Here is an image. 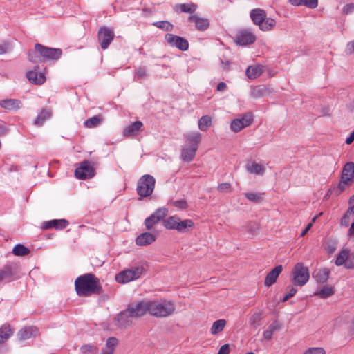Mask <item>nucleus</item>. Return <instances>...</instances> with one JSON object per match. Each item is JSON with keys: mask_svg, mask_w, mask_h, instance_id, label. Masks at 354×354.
<instances>
[{"mask_svg": "<svg viewBox=\"0 0 354 354\" xmlns=\"http://www.w3.org/2000/svg\"><path fill=\"white\" fill-rule=\"evenodd\" d=\"M75 289L80 297L100 295L103 292L100 279L92 273L79 276L75 281Z\"/></svg>", "mask_w": 354, "mask_h": 354, "instance_id": "obj_1", "label": "nucleus"}, {"mask_svg": "<svg viewBox=\"0 0 354 354\" xmlns=\"http://www.w3.org/2000/svg\"><path fill=\"white\" fill-rule=\"evenodd\" d=\"M62 54L61 48H50L37 43L33 50L28 51V59L33 63H41L47 60H57Z\"/></svg>", "mask_w": 354, "mask_h": 354, "instance_id": "obj_2", "label": "nucleus"}, {"mask_svg": "<svg viewBox=\"0 0 354 354\" xmlns=\"http://www.w3.org/2000/svg\"><path fill=\"white\" fill-rule=\"evenodd\" d=\"M202 140V135L198 132H192L185 136V145L181 149L180 158L183 162L192 161Z\"/></svg>", "mask_w": 354, "mask_h": 354, "instance_id": "obj_3", "label": "nucleus"}, {"mask_svg": "<svg viewBox=\"0 0 354 354\" xmlns=\"http://www.w3.org/2000/svg\"><path fill=\"white\" fill-rule=\"evenodd\" d=\"M148 313L156 317H166L175 310V305L167 300H147Z\"/></svg>", "mask_w": 354, "mask_h": 354, "instance_id": "obj_4", "label": "nucleus"}, {"mask_svg": "<svg viewBox=\"0 0 354 354\" xmlns=\"http://www.w3.org/2000/svg\"><path fill=\"white\" fill-rule=\"evenodd\" d=\"M156 179L149 174L141 176L136 186V192L139 196V200L150 196L155 188Z\"/></svg>", "mask_w": 354, "mask_h": 354, "instance_id": "obj_5", "label": "nucleus"}, {"mask_svg": "<svg viewBox=\"0 0 354 354\" xmlns=\"http://www.w3.org/2000/svg\"><path fill=\"white\" fill-rule=\"evenodd\" d=\"M292 282L295 286H304L310 278L309 270L303 263H297L291 272Z\"/></svg>", "mask_w": 354, "mask_h": 354, "instance_id": "obj_6", "label": "nucleus"}, {"mask_svg": "<svg viewBox=\"0 0 354 354\" xmlns=\"http://www.w3.org/2000/svg\"><path fill=\"white\" fill-rule=\"evenodd\" d=\"M143 272V266L132 267L117 274L115 275V281L120 283H127L140 278Z\"/></svg>", "mask_w": 354, "mask_h": 354, "instance_id": "obj_7", "label": "nucleus"}, {"mask_svg": "<svg viewBox=\"0 0 354 354\" xmlns=\"http://www.w3.org/2000/svg\"><path fill=\"white\" fill-rule=\"evenodd\" d=\"M74 175L78 180L90 179L95 176V169L91 162L84 160L77 164Z\"/></svg>", "mask_w": 354, "mask_h": 354, "instance_id": "obj_8", "label": "nucleus"}, {"mask_svg": "<svg viewBox=\"0 0 354 354\" xmlns=\"http://www.w3.org/2000/svg\"><path fill=\"white\" fill-rule=\"evenodd\" d=\"M115 38V32L112 28L107 26L100 27L97 32V40L102 50L109 48Z\"/></svg>", "mask_w": 354, "mask_h": 354, "instance_id": "obj_9", "label": "nucleus"}, {"mask_svg": "<svg viewBox=\"0 0 354 354\" xmlns=\"http://www.w3.org/2000/svg\"><path fill=\"white\" fill-rule=\"evenodd\" d=\"M353 179L354 163L352 162H346L343 167L340 182L338 185V189L340 192H343L347 185H351Z\"/></svg>", "mask_w": 354, "mask_h": 354, "instance_id": "obj_10", "label": "nucleus"}, {"mask_svg": "<svg viewBox=\"0 0 354 354\" xmlns=\"http://www.w3.org/2000/svg\"><path fill=\"white\" fill-rule=\"evenodd\" d=\"M253 122V115L251 113L243 114L241 118H236L231 122L230 128L234 132H239L243 129L249 127Z\"/></svg>", "mask_w": 354, "mask_h": 354, "instance_id": "obj_11", "label": "nucleus"}, {"mask_svg": "<svg viewBox=\"0 0 354 354\" xmlns=\"http://www.w3.org/2000/svg\"><path fill=\"white\" fill-rule=\"evenodd\" d=\"M165 40L172 47H176L182 51H185L189 48L188 41L180 36L171 33L165 35Z\"/></svg>", "mask_w": 354, "mask_h": 354, "instance_id": "obj_12", "label": "nucleus"}, {"mask_svg": "<svg viewBox=\"0 0 354 354\" xmlns=\"http://www.w3.org/2000/svg\"><path fill=\"white\" fill-rule=\"evenodd\" d=\"M133 318H139L148 313L147 300H142L127 308Z\"/></svg>", "mask_w": 354, "mask_h": 354, "instance_id": "obj_13", "label": "nucleus"}, {"mask_svg": "<svg viewBox=\"0 0 354 354\" xmlns=\"http://www.w3.org/2000/svg\"><path fill=\"white\" fill-rule=\"evenodd\" d=\"M256 41L255 35L248 30H241L236 35L235 41L241 46L253 44Z\"/></svg>", "mask_w": 354, "mask_h": 354, "instance_id": "obj_14", "label": "nucleus"}, {"mask_svg": "<svg viewBox=\"0 0 354 354\" xmlns=\"http://www.w3.org/2000/svg\"><path fill=\"white\" fill-rule=\"evenodd\" d=\"M68 225L69 222L66 219H53L42 223L41 229L46 230L55 228V230H61L65 229Z\"/></svg>", "mask_w": 354, "mask_h": 354, "instance_id": "obj_15", "label": "nucleus"}, {"mask_svg": "<svg viewBox=\"0 0 354 354\" xmlns=\"http://www.w3.org/2000/svg\"><path fill=\"white\" fill-rule=\"evenodd\" d=\"M0 106L6 111H16L22 106V102L18 99H4L0 100Z\"/></svg>", "mask_w": 354, "mask_h": 354, "instance_id": "obj_16", "label": "nucleus"}, {"mask_svg": "<svg viewBox=\"0 0 354 354\" xmlns=\"http://www.w3.org/2000/svg\"><path fill=\"white\" fill-rule=\"evenodd\" d=\"M143 123L141 121H136L127 126L123 131V136L125 137H133L137 136L142 131Z\"/></svg>", "mask_w": 354, "mask_h": 354, "instance_id": "obj_17", "label": "nucleus"}, {"mask_svg": "<svg viewBox=\"0 0 354 354\" xmlns=\"http://www.w3.org/2000/svg\"><path fill=\"white\" fill-rule=\"evenodd\" d=\"M133 316H131L128 308L122 311L116 317L118 325L121 328H126L132 324Z\"/></svg>", "mask_w": 354, "mask_h": 354, "instance_id": "obj_18", "label": "nucleus"}, {"mask_svg": "<svg viewBox=\"0 0 354 354\" xmlns=\"http://www.w3.org/2000/svg\"><path fill=\"white\" fill-rule=\"evenodd\" d=\"M188 21L194 23L196 28L199 31H204L209 26L208 19L199 17L196 15H190L188 17Z\"/></svg>", "mask_w": 354, "mask_h": 354, "instance_id": "obj_19", "label": "nucleus"}, {"mask_svg": "<svg viewBox=\"0 0 354 354\" xmlns=\"http://www.w3.org/2000/svg\"><path fill=\"white\" fill-rule=\"evenodd\" d=\"M38 66L34 70L27 72L26 77L29 81L35 84L41 85L46 81V77L41 72H38Z\"/></svg>", "mask_w": 354, "mask_h": 354, "instance_id": "obj_20", "label": "nucleus"}, {"mask_svg": "<svg viewBox=\"0 0 354 354\" xmlns=\"http://www.w3.org/2000/svg\"><path fill=\"white\" fill-rule=\"evenodd\" d=\"M283 270L282 266H277L274 268H273L270 272L268 273V274L266 277L264 284L267 287H270L272 285H273L276 281L279 276V274L281 273Z\"/></svg>", "mask_w": 354, "mask_h": 354, "instance_id": "obj_21", "label": "nucleus"}, {"mask_svg": "<svg viewBox=\"0 0 354 354\" xmlns=\"http://www.w3.org/2000/svg\"><path fill=\"white\" fill-rule=\"evenodd\" d=\"M17 272V268L15 264L11 263L3 266L0 270V281L5 279H10Z\"/></svg>", "mask_w": 354, "mask_h": 354, "instance_id": "obj_22", "label": "nucleus"}, {"mask_svg": "<svg viewBox=\"0 0 354 354\" xmlns=\"http://www.w3.org/2000/svg\"><path fill=\"white\" fill-rule=\"evenodd\" d=\"M38 332L36 327L26 326L21 328L17 333L19 339L25 340L35 336Z\"/></svg>", "mask_w": 354, "mask_h": 354, "instance_id": "obj_23", "label": "nucleus"}, {"mask_svg": "<svg viewBox=\"0 0 354 354\" xmlns=\"http://www.w3.org/2000/svg\"><path fill=\"white\" fill-rule=\"evenodd\" d=\"M156 241V236L150 232H144L139 235L136 239V243L138 245L144 246L150 245Z\"/></svg>", "mask_w": 354, "mask_h": 354, "instance_id": "obj_24", "label": "nucleus"}, {"mask_svg": "<svg viewBox=\"0 0 354 354\" xmlns=\"http://www.w3.org/2000/svg\"><path fill=\"white\" fill-rule=\"evenodd\" d=\"M14 330L9 324H4L0 327V344H4L12 336Z\"/></svg>", "mask_w": 354, "mask_h": 354, "instance_id": "obj_25", "label": "nucleus"}, {"mask_svg": "<svg viewBox=\"0 0 354 354\" xmlns=\"http://www.w3.org/2000/svg\"><path fill=\"white\" fill-rule=\"evenodd\" d=\"M270 93L269 88L264 85H259L251 88L250 95L254 98H260Z\"/></svg>", "mask_w": 354, "mask_h": 354, "instance_id": "obj_26", "label": "nucleus"}, {"mask_svg": "<svg viewBox=\"0 0 354 354\" xmlns=\"http://www.w3.org/2000/svg\"><path fill=\"white\" fill-rule=\"evenodd\" d=\"M266 17V12L261 8L252 9L250 12V17L253 23L258 26L265 20Z\"/></svg>", "mask_w": 354, "mask_h": 354, "instance_id": "obj_27", "label": "nucleus"}, {"mask_svg": "<svg viewBox=\"0 0 354 354\" xmlns=\"http://www.w3.org/2000/svg\"><path fill=\"white\" fill-rule=\"evenodd\" d=\"M51 115V111L49 109L44 108L34 120L33 124L37 127H41Z\"/></svg>", "mask_w": 354, "mask_h": 354, "instance_id": "obj_28", "label": "nucleus"}, {"mask_svg": "<svg viewBox=\"0 0 354 354\" xmlns=\"http://www.w3.org/2000/svg\"><path fill=\"white\" fill-rule=\"evenodd\" d=\"M177 12L193 14L197 9V5L191 2L189 3L176 4L174 8Z\"/></svg>", "mask_w": 354, "mask_h": 354, "instance_id": "obj_29", "label": "nucleus"}, {"mask_svg": "<svg viewBox=\"0 0 354 354\" xmlns=\"http://www.w3.org/2000/svg\"><path fill=\"white\" fill-rule=\"evenodd\" d=\"M104 120V117L102 114L93 116L84 122V126L88 129L95 128L100 126Z\"/></svg>", "mask_w": 354, "mask_h": 354, "instance_id": "obj_30", "label": "nucleus"}, {"mask_svg": "<svg viewBox=\"0 0 354 354\" xmlns=\"http://www.w3.org/2000/svg\"><path fill=\"white\" fill-rule=\"evenodd\" d=\"M349 252L350 250L347 248L342 250L337 254L335 260V265L337 266H344V268H346L348 258H349Z\"/></svg>", "mask_w": 354, "mask_h": 354, "instance_id": "obj_31", "label": "nucleus"}, {"mask_svg": "<svg viewBox=\"0 0 354 354\" xmlns=\"http://www.w3.org/2000/svg\"><path fill=\"white\" fill-rule=\"evenodd\" d=\"M263 73V69L259 66H250L246 69V75L250 79H256Z\"/></svg>", "mask_w": 354, "mask_h": 354, "instance_id": "obj_32", "label": "nucleus"}, {"mask_svg": "<svg viewBox=\"0 0 354 354\" xmlns=\"http://www.w3.org/2000/svg\"><path fill=\"white\" fill-rule=\"evenodd\" d=\"M330 274V271L327 268L318 270L315 272L314 277L318 283H325L328 280Z\"/></svg>", "mask_w": 354, "mask_h": 354, "instance_id": "obj_33", "label": "nucleus"}, {"mask_svg": "<svg viewBox=\"0 0 354 354\" xmlns=\"http://www.w3.org/2000/svg\"><path fill=\"white\" fill-rule=\"evenodd\" d=\"M194 227V223L191 219L179 220L176 230L179 232H185L189 228L192 229Z\"/></svg>", "mask_w": 354, "mask_h": 354, "instance_id": "obj_34", "label": "nucleus"}, {"mask_svg": "<svg viewBox=\"0 0 354 354\" xmlns=\"http://www.w3.org/2000/svg\"><path fill=\"white\" fill-rule=\"evenodd\" d=\"M289 2L294 6L303 5L310 8H315L318 4V0H289Z\"/></svg>", "mask_w": 354, "mask_h": 354, "instance_id": "obj_35", "label": "nucleus"}, {"mask_svg": "<svg viewBox=\"0 0 354 354\" xmlns=\"http://www.w3.org/2000/svg\"><path fill=\"white\" fill-rule=\"evenodd\" d=\"M226 325V321L225 319H218L215 321L211 328V333L214 335L222 332Z\"/></svg>", "mask_w": 354, "mask_h": 354, "instance_id": "obj_36", "label": "nucleus"}, {"mask_svg": "<svg viewBox=\"0 0 354 354\" xmlns=\"http://www.w3.org/2000/svg\"><path fill=\"white\" fill-rule=\"evenodd\" d=\"M180 218L171 216L164 220V226L168 230H176Z\"/></svg>", "mask_w": 354, "mask_h": 354, "instance_id": "obj_37", "label": "nucleus"}, {"mask_svg": "<svg viewBox=\"0 0 354 354\" xmlns=\"http://www.w3.org/2000/svg\"><path fill=\"white\" fill-rule=\"evenodd\" d=\"M276 25V21L274 19L266 17L262 23L259 24V28L263 31H268L272 30Z\"/></svg>", "mask_w": 354, "mask_h": 354, "instance_id": "obj_38", "label": "nucleus"}, {"mask_svg": "<svg viewBox=\"0 0 354 354\" xmlns=\"http://www.w3.org/2000/svg\"><path fill=\"white\" fill-rule=\"evenodd\" d=\"M335 293V289L331 286H324L320 290L315 292V295H318L319 297L326 299L328 298Z\"/></svg>", "mask_w": 354, "mask_h": 354, "instance_id": "obj_39", "label": "nucleus"}, {"mask_svg": "<svg viewBox=\"0 0 354 354\" xmlns=\"http://www.w3.org/2000/svg\"><path fill=\"white\" fill-rule=\"evenodd\" d=\"M212 124V120L209 115L202 116L198 120V128L202 131H206Z\"/></svg>", "mask_w": 354, "mask_h": 354, "instance_id": "obj_40", "label": "nucleus"}, {"mask_svg": "<svg viewBox=\"0 0 354 354\" xmlns=\"http://www.w3.org/2000/svg\"><path fill=\"white\" fill-rule=\"evenodd\" d=\"M247 169L250 173L258 175H262L265 171L263 166L257 162H252L250 165H248Z\"/></svg>", "mask_w": 354, "mask_h": 354, "instance_id": "obj_41", "label": "nucleus"}, {"mask_svg": "<svg viewBox=\"0 0 354 354\" xmlns=\"http://www.w3.org/2000/svg\"><path fill=\"white\" fill-rule=\"evenodd\" d=\"M12 253L15 256H26L29 254L30 250L22 244H17L14 247Z\"/></svg>", "mask_w": 354, "mask_h": 354, "instance_id": "obj_42", "label": "nucleus"}, {"mask_svg": "<svg viewBox=\"0 0 354 354\" xmlns=\"http://www.w3.org/2000/svg\"><path fill=\"white\" fill-rule=\"evenodd\" d=\"M264 194H257L253 192H248L245 194V196L251 202L259 203L263 201Z\"/></svg>", "mask_w": 354, "mask_h": 354, "instance_id": "obj_43", "label": "nucleus"}, {"mask_svg": "<svg viewBox=\"0 0 354 354\" xmlns=\"http://www.w3.org/2000/svg\"><path fill=\"white\" fill-rule=\"evenodd\" d=\"M98 351V348L92 344H85L80 348V351L83 354H96Z\"/></svg>", "mask_w": 354, "mask_h": 354, "instance_id": "obj_44", "label": "nucleus"}, {"mask_svg": "<svg viewBox=\"0 0 354 354\" xmlns=\"http://www.w3.org/2000/svg\"><path fill=\"white\" fill-rule=\"evenodd\" d=\"M167 213L168 209L167 208L162 207L156 210L155 212L152 214V216H153L158 221H160L167 216Z\"/></svg>", "mask_w": 354, "mask_h": 354, "instance_id": "obj_45", "label": "nucleus"}, {"mask_svg": "<svg viewBox=\"0 0 354 354\" xmlns=\"http://www.w3.org/2000/svg\"><path fill=\"white\" fill-rule=\"evenodd\" d=\"M118 344V340L115 337H109L106 340V349L114 352Z\"/></svg>", "mask_w": 354, "mask_h": 354, "instance_id": "obj_46", "label": "nucleus"}, {"mask_svg": "<svg viewBox=\"0 0 354 354\" xmlns=\"http://www.w3.org/2000/svg\"><path fill=\"white\" fill-rule=\"evenodd\" d=\"M158 223H159V221H158L152 214L145 221V225L147 230H151Z\"/></svg>", "mask_w": 354, "mask_h": 354, "instance_id": "obj_47", "label": "nucleus"}, {"mask_svg": "<svg viewBox=\"0 0 354 354\" xmlns=\"http://www.w3.org/2000/svg\"><path fill=\"white\" fill-rule=\"evenodd\" d=\"M154 25L166 31H171L173 28V26L168 21H158Z\"/></svg>", "mask_w": 354, "mask_h": 354, "instance_id": "obj_48", "label": "nucleus"}, {"mask_svg": "<svg viewBox=\"0 0 354 354\" xmlns=\"http://www.w3.org/2000/svg\"><path fill=\"white\" fill-rule=\"evenodd\" d=\"M232 188V185L230 183H223L218 185L217 189L219 192L227 193L230 192Z\"/></svg>", "mask_w": 354, "mask_h": 354, "instance_id": "obj_49", "label": "nucleus"}, {"mask_svg": "<svg viewBox=\"0 0 354 354\" xmlns=\"http://www.w3.org/2000/svg\"><path fill=\"white\" fill-rule=\"evenodd\" d=\"M287 289H289L286 293L282 299V301L285 302L288 301L289 299L292 297L296 292H297V289L294 287H288Z\"/></svg>", "mask_w": 354, "mask_h": 354, "instance_id": "obj_50", "label": "nucleus"}, {"mask_svg": "<svg viewBox=\"0 0 354 354\" xmlns=\"http://www.w3.org/2000/svg\"><path fill=\"white\" fill-rule=\"evenodd\" d=\"M304 354H326L324 348L319 347L309 348Z\"/></svg>", "mask_w": 354, "mask_h": 354, "instance_id": "obj_51", "label": "nucleus"}, {"mask_svg": "<svg viewBox=\"0 0 354 354\" xmlns=\"http://www.w3.org/2000/svg\"><path fill=\"white\" fill-rule=\"evenodd\" d=\"M173 204L176 207L181 209H185L188 207L187 201L184 199L175 201L173 202Z\"/></svg>", "mask_w": 354, "mask_h": 354, "instance_id": "obj_52", "label": "nucleus"}, {"mask_svg": "<svg viewBox=\"0 0 354 354\" xmlns=\"http://www.w3.org/2000/svg\"><path fill=\"white\" fill-rule=\"evenodd\" d=\"M346 269H354V252H349V258H348L347 263L346 264Z\"/></svg>", "mask_w": 354, "mask_h": 354, "instance_id": "obj_53", "label": "nucleus"}, {"mask_svg": "<svg viewBox=\"0 0 354 354\" xmlns=\"http://www.w3.org/2000/svg\"><path fill=\"white\" fill-rule=\"evenodd\" d=\"M136 74L139 78H144L147 76V71L144 67H139L136 70Z\"/></svg>", "mask_w": 354, "mask_h": 354, "instance_id": "obj_54", "label": "nucleus"}, {"mask_svg": "<svg viewBox=\"0 0 354 354\" xmlns=\"http://www.w3.org/2000/svg\"><path fill=\"white\" fill-rule=\"evenodd\" d=\"M261 319V313H254L250 319V323L251 325H254L256 323L259 322Z\"/></svg>", "mask_w": 354, "mask_h": 354, "instance_id": "obj_55", "label": "nucleus"}, {"mask_svg": "<svg viewBox=\"0 0 354 354\" xmlns=\"http://www.w3.org/2000/svg\"><path fill=\"white\" fill-rule=\"evenodd\" d=\"M230 350L229 344H225L220 348L218 354H230Z\"/></svg>", "mask_w": 354, "mask_h": 354, "instance_id": "obj_56", "label": "nucleus"}, {"mask_svg": "<svg viewBox=\"0 0 354 354\" xmlns=\"http://www.w3.org/2000/svg\"><path fill=\"white\" fill-rule=\"evenodd\" d=\"M351 218L344 214L340 221V225L342 227H347L349 225Z\"/></svg>", "mask_w": 354, "mask_h": 354, "instance_id": "obj_57", "label": "nucleus"}, {"mask_svg": "<svg viewBox=\"0 0 354 354\" xmlns=\"http://www.w3.org/2000/svg\"><path fill=\"white\" fill-rule=\"evenodd\" d=\"M343 11L346 13V14H348V13H351L353 11H354V3H348V4H346L344 8H343Z\"/></svg>", "mask_w": 354, "mask_h": 354, "instance_id": "obj_58", "label": "nucleus"}, {"mask_svg": "<svg viewBox=\"0 0 354 354\" xmlns=\"http://www.w3.org/2000/svg\"><path fill=\"white\" fill-rule=\"evenodd\" d=\"M8 129L4 122H0V136H3L7 134Z\"/></svg>", "mask_w": 354, "mask_h": 354, "instance_id": "obj_59", "label": "nucleus"}, {"mask_svg": "<svg viewBox=\"0 0 354 354\" xmlns=\"http://www.w3.org/2000/svg\"><path fill=\"white\" fill-rule=\"evenodd\" d=\"M279 328H280V326L279 325L278 322H274L269 326L268 329L269 330H271L274 333V331L279 330Z\"/></svg>", "mask_w": 354, "mask_h": 354, "instance_id": "obj_60", "label": "nucleus"}, {"mask_svg": "<svg viewBox=\"0 0 354 354\" xmlns=\"http://www.w3.org/2000/svg\"><path fill=\"white\" fill-rule=\"evenodd\" d=\"M273 335V333L271 330H269L268 329L266 330L263 332V337L265 339L270 340L272 339Z\"/></svg>", "mask_w": 354, "mask_h": 354, "instance_id": "obj_61", "label": "nucleus"}, {"mask_svg": "<svg viewBox=\"0 0 354 354\" xmlns=\"http://www.w3.org/2000/svg\"><path fill=\"white\" fill-rule=\"evenodd\" d=\"M226 89H227V85L225 82H221L218 84L217 87H216V90L218 91H224Z\"/></svg>", "mask_w": 354, "mask_h": 354, "instance_id": "obj_62", "label": "nucleus"}, {"mask_svg": "<svg viewBox=\"0 0 354 354\" xmlns=\"http://www.w3.org/2000/svg\"><path fill=\"white\" fill-rule=\"evenodd\" d=\"M348 235L354 241V224H351L348 231Z\"/></svg>", "mask_w": 354, "mask_h": 354, "instance_id": "obj_63", "label": "nucleus"}, {"mask_svg": "<svg viewBox=\"0 0 354 354\" xmlns=\"http://www.w3.org/2000/svg\"><path fill=\"white\" fill-rule=\"evenodd\" d=\"M354 140V131H352L350 136L346 138V143L348 145L351 144Z\"/></svg>", "mask_w": 354, "mask_h": 354, "instance_id": "obj_64", "label": "nucleus"}]
</instances>
